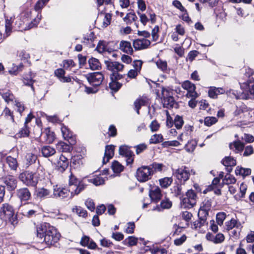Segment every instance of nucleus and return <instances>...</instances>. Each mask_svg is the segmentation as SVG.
Masks as SVG:
<instances>
[{"label": "nucleus", "mask_w": 254, "mask_h": 254, "mask_svg": "<svg viewBox=\"0 0 254 254\" xmlns=\"http://www.w3.org/2000/svg\"><path fill=\"white\" fill-rule=\"evenodd\" d=\"M254 74V71L250 68H246L245 75L247 78H249L246 82H243L242 80H239L240 88L242 92L238 93L233 90H230L229 93H232L237 99H248L254 96V79L250 78V76Z\"/></svg>", "instance_id": "f257e3e1"}, {"label": "nucleus", "mask_w": 254, "mask_h": 254, "mask_svg": "<svg viewBox=\"0 0 254 254\" xmlns=\"http://www.w3.org/2000/svg\"><path fill=\"white\" fill-rule=\"evenodd\" d=\"M37 237L48 246L54 245L59 240L60 234L50 224L43 223L36 227Z\"/></svg>", "instance_id": "f03ea898"}, {"label": "nucleus", "mask_w": 254, "mask_h": 254, "mask_svg": "<svg viewBox=\"0 0 254 254\" xmlns=\"http://www.w3.org/2000/svg\"><path fill=\"white\" fill-rule=\"evenodd\" d=\"M211 205L212 202L210 199L206 198L204 200L197 214L199 220L194 223V226L195 228H200L202 226L204 225L206 221L207 216L208 215L209 211L211 209Z\"/></svg>", "instance_id": "7ed1b4c3"}, {"label": "nucleus", "mask_w": 254, "mask_h": 254, "mask_svg": "<svg viewBox=\"0 0 254 254\" xmlns=\"http://www.w3.org/2000/svg\"><path fill=\"white\" fill-rule=\"evenodd\" d=\"M85 187L86 185L82 182L71 174L69 177L68 183V189L70 191V198L78 194L85 189Z\"/></svg>", "instance_id": "20e7f679"}, {"label": "nucleus", "mask_w": 254, "mask_h": 254, "mask_svg": "<svg viewBox=\"0 0 254 254\" xmlns=\"http://www.w3.org/2000/svg\"><path fill=\"white\" fill-rule=\"evenodd\" d=\"M161 100L164 108L170 109L176 104L173 96V91L169 88L162 87Z\"/></svg>", "instance_id": "39448f33"}, {"label": "nucleus", "mask_w": 254, "mask_h": 254, "mask_svg": "<svg viewBox=\"0 0 254 254\" xmlns=\"http://www.w3.org/2000/svg\"><path fill=\"white\" fill-rule=\"evenodd\" d=\"M197 198V195L193 190H188L186 193L185 196L180 197L182 206L187 208H192L196 204Z\"/></svg>", "instance_id": "423d86ee"}, {"label": "nucleus", "mask_w": 254, "mask_h": 254, "mask_svg": "<svg viewBox=\"0 0 254 254\" xmlns=\"http://www.w3.org/2000/svg\"><path fill=\"white\" fill-rule=\"evenodd\" d=\"M153 175V172L149 166H142L137 169L135 177L139 182H146L150 180Z\"/></svg>", "instance_id": "0eeeda50"}, {"label": "nucleus", "mask_w": 254, "mask_h": 254, "mask_svg": "<svg viewBox=\"0 0 254 254\" xmlns=\"http://www.w3.org/2000/svg\"><path fill=\"white\" fill-rule=\"evenodd\" d=\"M19 179L23 183L28 186L36 187L38 181L37 174L29 171L20 173Z\"/></svg>", "instance_id": "6e6552de"}, {"label": "nucleus", "mask_w": 254, "mask_h": 254, "mask_svg": "<svg viewBox=\"0 0 254 254\" xmlns=\"http://www.w3.org/2000/svg\"><path fill=\"white\" fill-rule=\"evenodd\" d=\"M38 206L32 202L21 204L19 207L21 213L24 216L30 218L37 212Z\"/></svg>", "instance_id": "1a4fd4ad"}, {"label": "nucleus", "mask_w": 254, "mask_h": 254, "mask_svg": "<svg viewBox=\"0 0 254 254\" xmlns=\"http://www.w3.org/2000/svg\"><path fill=\"white\" fill-rule=\"evenodd\" d=\"M190 174H195V172L186 166H182L176 170L174 174L178 180L184 182L188 181Z\"/></svg>", "instance_id": "9d476101"}, {"label": "nucleus", "mask_w": 254, "mask_h": 254, "mask_svg": "<svg viewBox=\"0 0 254 254\" xmlns=\"http://www.w3.org/2000/svg\"><path fill=\"white\" fill-rule=\"evenodd\" d=\"M14 213L13 207L8 203H4L0 209V218L4 221L10 220Z\"/></svg>", "instance_id": "9b49d317"}, {"label": "nucleus", "mask_w": 254, "mask_h": 254, "mask_svg": "<svg viewBox=\"0 0 254 254\" xmlns=\"http://www.w3.org/2000/svg\"><path fill=\"white\" fill-rule=\"evenodd\" d=\"M104 75L101 72H95L89 73L87 75V79L89 83L95 86H99L103 81Z\"/></svg>", "instance_id": "f8f14e48"}, {"label": "nucleus", "mask_w": 254, "mask_h": 254, "mask_svg": "<svg viewBox=\"0 0 254 254\" xmlns=\"http://www.w3.org/2000/svg\"><path fill=\"white\" fill-rule=\"evenodd\" d=\"M119 152L120 155L126 158L127 165H131L133 163L134 154L128 146L125 145H121L119 147Z\"/></svg>", "instance_id": "ddd939ff"}, {"label": "nucleus", "mask_w": 254, "mask_h": 254, "mask_svg": "<svg viewBox=\"0 0 254 254\" xmlns=\"http://www.w3.org/2000/svg\"><path fill=\"white\" fill-rule=\"evenodd\" d=\"M70 194L69 189L55 185L53 186V196L56 198L64 199Z\"/></svg>", "instance_id": "4468645a"}, {"label": "nucleus", "mask_w": 254, "mask_h": 254, "mask_svg": "<svg viewBox=\"0 0 254 254\" xmlns=\"http://www.w3.org/2000/svg\"><path fill=\"white\" fill-rule=\"evenodd\" d=\"M105 64L107 68L112 71L111 74H120L119 72L122 71L124 65L118 62H114L111 60L105 61Z\"/></svg>", "instance_id": "2eb2a0df"}, {"label": "nucleus", "mask_w": 254, "mask_h": 254, "mask_svg": "<svg viewBox=\"0 0 254 254\" xmlns=\"http://www.w3.org/2000/svg\"><path fill=\"white\" fill-rule=\"evenodd\" d=\"M2 181L7 190H14L17 187V180L16 178L12 175H7L2 178Z\"/></svg>", "instance_id": "dca6fc26"}, {"label": "nucleus", "mask_w": 254, "mask_h": 254, "mask_svg": "<svg viewBox=\"0 0 254 254\" xmlns=\"http://www.w3.org/2000/svg\"><path fill=\"white\" fill-rule=\"evenodd\" d=\"M184 89L188 91L187 96L191 98H196L198 95L195 91V85L189 80L184 81L182 85Z\"/></svg>", "instance_id": "f3484780"}, {"label": "nucleus", "mask_w": 254, "mask_h": 254, "mask_svg": "<svg viewBox=\"0 0 254 254\" xmlns=\"http://www.w3.org/2000/svg\"><path fill=\"white\" fill-rule=\"evenodd\" d=\"M16 196L21 202H25L30 200L31 198V194L27 188H22L16 190Z\"/></svg>", "instance_id": "a211bd4d"}, {"label": "nucleus", "mask_w": 254, "mask_h": 254, "mask_svg": "<svg viewBox=\"0 0 254 254\" xmlns=\"http://www.w3.org/2000/svg\"><path fill=\"white\" fill-rule=\"evenodd\" d=\"M123 78L122 74H111V82L109 83V87L111 90L117 91L121 87L122 84L118 82V80Z\"/></svg>", "instance_id": "6ab92c4d"}, {"label": "nucleus", "mask_w": 254, "mask_h": 254, "mask_svg": "<svg viewBox=\"0 0 254 254\" xmlns=\"http://www.w3.org/2000/svg\"><path fill=\"white\" fill-rule=\"evenodd\" d=\"M150 43V41L146 39H138L133 41V46L136 50H140L147 48Z\"/></svg>", "instance_id": "aec40b11"}, {"label": "nucleus", "mask_w": 254, "mask_h": 254, "mask_svg": "<svg viewBox=\"0 0 254 254\" xmlns=\"http://www.w3.org/2000/svg\"><path fill=\"white\" fill-rule=\"evenodd\" d=\"M149 196L152 201L157 202L162 197L160 189L158 186H153L149 190Z\"/></svg>", "instance_id": "412c9836"}, {"label": "nucleus", "mask_w": 254, "mask_h": 254, "mask_svg": "<svg viewBox=\"0 0 254 254\" xmlns=\"http://www.w3.org/2000/svg\"><path fill=\"white\" fill-rule=\"evenodd\" d=\"M69 162L66 157L61 155L56 163V168L60 172H64L68 167Z\"/></svg>", "instance_id": "4be33fe9"}, {"label": "nucleus", "mask_w": 254, "mask_h": 254, "mask_svg": "<svg viewBox=\"0 0 254 254\" xmlns=\"http://www.w3.org/2000/svg\"><path fill=\"white\" fill-rule=\"evenodd\" d=\"M115 146L113 145H107L105 148L104 157L103 163L106 164L114 155Z\"/></svg>", "instance_id": "5701e85b"}, {"label": "nucleus", "mask_w": 254, "mask_h": 254, "mask_svg": "<svg viewBox=\"0 0 254 254\" xmlns=\"http://www.w3.org/2000/svg\"><path fill=\"white\" fill-rule=\"evenodd\" d=\"M120 49L124 53L132 55L133 51L129 42L127 41H121L119 45Z\"/></svg>", "instance_id": "b1692460"}, {"label": "nucleus", "mask_w": 254, "mask_h": 254, "mask_svg": "<svg viewBox=\"0 0 254 254\" xmlns=\"http://www.w3.org/2000/svg\"><path fill=\"white\" fill-rule=\"evenodd\" d=\"M225 92V90L222 88L210 87L208 90V95L211 98L216 99L219 94H222Z\"/></svg>", "instance_id": "393cba45"}, {"label": "nucleus", "mask_w": 254, "mask_h": 254, "mask_svg": "<svg viewBox=\"0 0 254 254\" xmlns=\"http://www.w3.org/2000/svg\"><path fill=\"white\" fill-rule=\"evenodd\" d=\"M229 148L236 153L242 152L244 148V144L240 140L233 141L229 144Z\"/></svg>", "instance_id": "a878e982"}, {"label": "nucleus", "mask_w": 254, "mask_h": 254, "mask_svg": "<svg viewBox=\"0 0 254 254\" xmlns=\"http://www.w3.org/2000/svg\"><path fill=\"white\" fill-rule=\"evenodd\" d=\"M56 153V149L49 145L43 146L41 148V153L44 157H49Z\"/></svg>", "instance_id": "bb28decb"}, {"label": "nucleus", "mask_w": 254, "mask_h": 254, "mask_svg": "<svg viewBox=\"0 0 254 254\" xmlns=\"http://www.w3.org/2000/svg\"><path fill=\"white\" fill-rule=\"evenodd\" d=\"M172 205V202L168 198H165L163 199L160 203V206L159 205H157L155 207H154L152 210L153 211L157 210L158 211L161 210V208L162 209H169L171 207Z\"/></svg>", "instance_id": "cd10ccee"}, {"label": "nucleus", "mask_w": 254, "mask_h": 254, "mask_svg": "<svg viewBox=\"0 0 254 254\" xmlns=\"http://www.w3.org/2000/svg\"><path fill=\"white\" fill-rule=\"evenodd\" d=\"M42 134L44 135L46 142L48 143H52L55 140V134L51 131L49 128H47L43 132Z\"/></svg>", "instance_id": "c85d7f7f"}, {"label": "nucleus", "mask_w": 254, "mask_h": 254, "mask_svg": "<svg viewBox=\"0 0 254 254\" xmlns=\"http://www.w3.org/2000/svg\"><path fill=\"white\" fill-rule=\"evenodd\" d=\"M61 131L63 136L65 140L69 141V139L73 141V133L65 126H62L61 127Z\"/></svg>", "instance_id": "c756f323"}, {"label": "nucleus", "mask_w": 254, "mask_h": 254, "mask_svg": "<svg viewBox=\"0 0 254 254\" xmlns=\"http://www.w3.org/2000/svg\"><path fill=\"white\" fill-rule=\"evenodd\" d=\"M146 103V100L143 98H139L134 101V109L136 110L138 115L139 114V109L142 106H145Z\"/></svg>", "instance_id": "7c9ffc66"}, {"label": "nucleus", "mask_w": 254, "mask_h": 254, "mask_svg": "<svg viewBox=\"0 0 254 254\" xmlns=\"http://www.w3.org/2000/svg\"><path fill=\"white\" fill-rule=\"evenodd\" d=\"M90 68L92 70H98L101 68V64L99 61L94 58H91L88 60Z\"/></svg>", "instance_id": "2f4dec72"}, {"label": "nucleus", "mask_w": 254, "mask_h": 254, "mask_svg": "<svg viewBox=\"0 0 254 254\" xmlns=\"http://www.w3.org/2000/svg\"><path fill=\"white\" fill-rule=\"evenodd\" d=\"M89 183L93 184L94 185L98 186L104 184L105 180L101 176H94L87 179Z\"/></svg>", "instance_id": "473e14b6"}, {"label": "nucleus", "mask_w": 254, "mask_h": 254, "mask_svg": "<svg viewBox=\"0 0 254 254\" xmlns=\"http://www.w3.org/2000/svg\"><path fill=\"white\" fill-rule=\"evenodd\" d=\"M251 173V170L249 168H244L241 167L237 166L235 170L236 175H241L243 177L249 176Z\"/></svg>", "instance_id": "72a5a7b5"}, {"label": "nucleus", "mask_w": 254, "mask_h": 254, "mask_svg": "<svg viewBox=\"0 0 254 254\" xmlns=\"http://www.w3.org/2000/svg\"><path fill=\"white\" fill-rule=\"evenodd\" d=\"M6 161L11 169L13 170H16L18 165L16 158L8 156L6 157Z\"/></svg>", "instance_id": "f704fd0d"}, {"label": "nucleus", "mask_w": 254, "mask_h": 254, "mask_svg": "<svg viewBox=\"0 0 254 254\" xmlns=\"http://www.w3.org/2000/svg\"><path fill=\"white\" fill-rule=\"evenodd\" d=\"M15 19L14 16H11L8 18L7 16L5 18V31L7 35H8L9 33L11 32L12 27V23Z\"/></svg>", "instance_id": "c9c22d12"}, {"label": "nucleus", "mask_w": 254, "mask_h": 254, "mask_svg": "<svg viewBox=\"0 0 254 254\" xmlns=\"http://www.w3.org/2000/svg\"><path fill=\"white\" fill-rule=\"evenodd\" d=\"M156 64L157 67L161 70V71L165 73H168L169 68H168L166 61L159 59L156 62Z\"/></svg>", "instance_id": "e433bc0d"}, {"label": "nucleus", "mask_w": 254, "mask_h": 254, "mask_svg": "<svg viewBox=\"0 0 254 254\" xmlns=\"http://www.w3.org/2000/svg\"><path fill=\"white\" fill-rule=\"evenodd\" d=\"M222 164L227 167L234 166L236 165V161L231 156L225 157L222 161Z\"/></svg>", "instance_id": "4c0bfd02"}, {"label": "nucleus", "mask_w": 254, "mask_h": 254, "mask_svg": "<svg viewBox=\"0 0 254 254\" xmlns=\"http://www.w3.org/2000/svg\"><path fill=\"white\" fill-rule=\"evenodd\" d=\"M236 181V179L230 174H226L223 180L224 184L228 186L235 184Z\"/></svg>", "instance_id": "58836bf2"}, {"label": "nucleus", "mask_w": 254, "mask_h": 254, "mask_svg": "<svg viewBox=\"0 0 254 254\" xmlns=\"http://www.w3.org/2000/svg\"><path fill=\"white\" fill-rule=\"evenodd\" d=\"M161 187L163 188H167L173 182L171 177H165L159 180Z\"/></svg>", "instance_id": "ea45409f"}, {"label": "nucleus", "mask_w": 254, "mask_h": 254, "mask_svg": "<svg viewBox=\"0 0 254 254\" xmlns=\"http://www.w3.org/2000/svg\"><path fill=\"white\" fill-rule=\"evenodd\" d=\"M34 76L33 75L31 72L29 74H25L23 77V82L26 85L31 86V88L34 90L33 84L34 81L33 80Z\"/></svg>", "instance_id": "a19ab883"}, {"label": "nucleus", "mask_w": 254, "mask_h": 254, "mask_svg": "<svg viewBox=\"0 0 254 254\" xmlns=\"http://www.w3.org/2000/svg\"><path fill=\"white\" fill-rule=\"evenodd\" d=\"M197 145V141L195 140H191L189 141L186 144L185 148L188 152H192L195 148Z\"/></svg>", "instance_id": "79ce46f5"}, {"label": "nucleus", "mask_w": 254, "mask_h": 254, "mask_svg": "<svg viewBox=\"0 0 254 254\" xmlns=\"http://www.w3.org/2000/svg\"><path fill=\"white\" fill-rule=\"evenodd\" d=\"M123 19L125 22L128 24L133 21H135L137 19V17L134 13L129 12L126 15Z\"/></svg>", "instance_id": "37998d69"}, {"label": "nucleus", "mask_w": 254, "mask_h": 254, "mask_svg": "<svg viewBox=\"0 0 254 254\" xmlns=\"http://www.w3.org/2000/svg\"><path fill=\"white\" fill-rule=\"evenodd\" d=\"M112 168L114 173H120L123 171L124 166L118 161H115L112 163Z\"/></svg>", "instance_id": "c03bdc74"}, {"label": "nucleus", "mask_w": 254, "mask_h": 254, "mask_svg": "<svg viewBox=\"0 0 254 254\" xmlns=\"http://www.w3.org/2000/svg\"><path fill=\"white\" fill-rule=\"evenodd\" d=\"M72 211L76 213L79 216H82L84 218L87 215L86 210L80 206H75L73 208Z\"/></svg>", "instance_id": "a18cd8bd"}, {"label": "nucleus", "mask_w": 254, "mask_h": 254, "mask_svg": "<svg viewBox=\"0 0 254 254\" xmlns=\"http://www.w3.org/2000/svg\"><path fill=\"white\" fill-rule=\"evenodd\" d=\"M182 187L181 185H177L173 187V188L171 189L172 193L174 194V195L176 197H182L181 196L182 194Z\"/></svg>", "instance_id": "49530a36"}, {"label": "nucleus", "mask_w": 254, "mask_h": 254, "mask_svg": "<svg viewBox=\"0 0 254 254\" xmlns=\"http://www.w3.org/2000/svg\"><path fill=\"white\" fill-rule=\"evenodd\" d=\"M240 224L238 223V222L235 219H232L231 220L226 223V229L227 230H230L234 228V227H239Z\"/></svg>", "instance_id": "de8ad7c7"}, {"label": "nucleus", "mask_w": 254, "mask_h": 254, "mask_svg": "<svg viewBox=\"0 0 254 254\" xmlns=\"http://www.w3.org/2000/svg\"><path fill=\"white\" fill-rule=\"evenodd\" d=\"M57 146L58 149L64 152H69L70 149V146L64 142H59L57 144Z\"/></svg>", "instance_id": "09e8293b"}, {"label": "nucleus", "mask_w": 254, "mask_h": 254, "mask_svg": "<svg viewBox=\"0 0 254 254\" xmlns=\"http://www.w3.org/2000/svg\"><path fill=\"white\" fill-rule=\"evenodd\" d=\"M50 193L49 190L42 188H39L37 190V195L38 197L43 198L48 196Z\"/></svg>", "instance_id": "8fccbe9b"}, {"label": "nucleus", "mask_w": 254, "mask_h": 254, "mask_svg": "<svg viewBox=\"0 0 254 254\" xmlns=\"http://www.w3.org/2000/svg\"><path fill=\"white\" fill-rule=\"evenodd\" d=\"M163 141V136L161 134H155L152 135L149 140L150 143L156 144Z\"/></svg>", "instance_id": "3c124183"}, {"label": "nucleus", "mask_w": 254, "mask_h": 254, "mask_svg": "<svg viewBox=\"0 0 254 254\" xmlns=\"http://www.w3.org/2000/svg\"><path fill=\"white\" fill-rule=\"evenodd\" d=\"M163 165L161 163H153L149 165V168L152 170L153 174L157 171H161Z\"/></svg>", "instance_id": "603ef678"}, {"label": "nucleus", "mask_w": 254, "mask_h": 254, "mask_svg": "<svg viewBox=\"0 0 254 254\" xmlns=\"http://www.w3.org/2000/svg\"><path fill=\"white\" fill-rule=\"evenodd\" d=\"M184 124V121L182 117L178 115L176 116L174 119V125L178 129H181Z\"/></svg>", "instance_id": "864d4df0"}, {"label": "nucleus", "mask_w": 254, "mask_h": 254, "mask_svg": "<svg viewBox=\"0 0 254 254\" xmlns=\"http://www.w3.org/2000/svg\"><path fill=\"white\" fill-rule=\"evenodd\" d=\"M29 132L30 131L27 125H24V127L21 128V129L17 134L19 137H24L28 136L29 135Z\"/></svg>", "instance_id": "5fc2aeb1"}, {"label": "nucleus", "mask_w": 254, "mask_h": 254, "mask_svg": "<svg viewBox=\"0 0 254 254\" xmlns=\"http://www.w3.org/2000/svg\"><path fill=\"white\" fill-rule=\"evenodd\" d=\"M2 114L5 117L9 119L12 122H14V120L13 113L8 108H5L2 113Z\"/></svg>", "instance_id": "6e6d98bb"}, {"label": "nucleus", "mask_w": 254, "mask_h": 254, "mask_svg": "<svg viewBox=\"0 0 254 254\" xmlns=\"http://www.w3.org/2000/svg\"><path fill=\"white\" fill-rule=\"evenodd\" d=\"M2 97L7 103L10 101H13L14 99V95L9 91L3 93Z\"/></svg>", "instance_id": "4d7b16f0"}, {"label": "nucleus", "mask_w": 254, "mask_h": 254, "mask_svg": "<svg viewBox=\"0 0 254 254\" xmlns=\"http://www.w3.org/2000/svg\"><path fill=\"white\" fill-rule=\"evenodd\" d=\"M226 213L224 212H219L216 215V222L218 225L221 226L224 220L226 218Z\"/></svg>", "instance_id": "13d9d810"}, {"label": "nucleus", "mask_w": 254, "mask_h": 254, "mask_svg": "<svg viewBox=\"0 0 254 254\" xmlns=\"http://www.w3.org/2000/svg\"><path fill=\"white\" fill-rule=\"evenodd\" d=\"M217 122V119L213 117H207L204 119V124L208 127L212 126Z\"/></svg>", "instance_id": "bf43d9fd"}, {"label": "nucleus", "mask_w": 254, "mask_h": 254, "mask_svg": "<svg viewBox=\"0 0 254 254\" xmlns=\"http://www.w3.org/2000/svg\"><path fill=\"white\" fill-rule=\"evenodd\" d=\"M25 157L29 165L34 163L37 160V156L33 153L27 154Z\"/></svg>", "instance_id": "052dcab7"}, {"label": "nucleus", "mask_w": 254, "mask_h": 254, "mask_svg": "<svg viewBox=\"0 0 254 254\" xmlns=\"http://www.w3.org/2000/svg\"><path fill=\"white\" fill-rule=\"evenodd\" d=\"M49 0H39L35 5L36 11L41 10Z\"/></svg>", "instance_id": "680f3d73"}, {"label": "nucleus", "mask_w": 254, "mask_h": 254, "mask_svg": "<svg viewBox=\"0 0 254 254\" xmlns=\"http://www.w3.org/2000/svg\"><path fill=\"white\" fill-rule=\"evenodd\" d=\"M41 15H38L37 17L35 18L31 23L29 24L28 28L26 29H30L36 26L39 23L41 19Z\"/></svg>", "instance_id": "e2e57ef3"}, {"label": "nucleus", "mask_w": 254, "mask_h": 254, "mask_svg": "<svg viewBox=\"0 0 254 254\" xmlns=\"http://www.w3.org/2000/svg\"><path fill=\"white\" fill-rule=\"evenodd\" d=\"M63 65L64 68L68 69L70 67H74L75 64L72 60H66L63 62Z\"/></svg>", "instance_id": "0e129e2a"}, {"label": "nucleus", "mask_w": 254, "mask_h": 254, "mask_svg": "<svg viewBox=\"0 0 254 254\" xmlns=\"http://www.w3.org/2000/svg\"><path fill=\"white\" fill-rule=\"evenodd\" d=\"M112 18V15L110 13H106L105 15L103 21V26L104 27H107L111 23V20Z\"/></svg>", "instance_id": "69168bd1"}, {"label": "nucleus", "mask_w": 254, "mask_h": 254, "mask_svg": "<svg viewBox=\"0 0 254 254\" xmlns=\"http://www.w3.org/2000/svg\"><path fill=\"white\" fill-rule=\"evenodd\" d=\"M159 30V28L158 26H155L154 28L152 30L151 35L152 37V40L154 41H156L158 39L159 35L158 33Z\"/></svg>", "instance_id": "338daca9"}, {"label": "nucleus", "mask_w": 254, "mask_h": 254, "mask_svg": "<svg viewBox=\"0 0 254 254\" xmlns=\"http://www.w3.org/2000/svg\"><path fill=\"white\" fill-rule=\"evenodd\" d=\"M224 240V236L221 233H218L214 236L213 242L216 244L221 243Z\"/></svg>", "instance_id": "774afa93"}]
</instances>
